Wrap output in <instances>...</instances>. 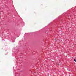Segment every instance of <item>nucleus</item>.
<instances>
[{
  "mask_svg": "<svg viewBox=\"0 0 76 76\" xmlns=\"http://www.w3.org/2000/svg\"><path fill=\"white\" fill-rule=\"evenodd\" d=\"M13 69H14V67L13 68Z\"/></svg>",
  "mask_w": 76,
  "mask_h": 76,
  "instance_id": "20e7f679",
  "label": "nucleus"
},
{
  "mask_svg": "<svg viewBox=\"0 0 76 76\" xmlns=\"http://www.w3.org/2000/svg\"><path fill=\"white\" fill-rule=\"evenodd\" d=\"M18 51H17V53H18Z\"/></svg>",
  "mask_w": 76,
  "mask_h": 76,
  "instance_id": "7ed1b4c3",
  "label": "nucleus"
},
{
  "mask_svg": "<svg viewBox=\"0 0 76 76\" xmlns=\"http://www.w3.org/2000/svg\"><path fill=\"white\" fill-rule=\"evenodd\" d=\"M74 61H75V62H76V59H75V58L74 59Z\"/></svg>",
  "mask_w": 76,
  "mask_h": 76,
  "instance_id": "f03ea898",
  "label": "nucleus"
},
{
  "mask_svg": "<svg viewBox=\"0 0 76 76\" xmlns=\"http://www.w3.org/2000/svg\"><path fill=\"white\" fill-rule=\"evenodd\" d=\"M14 73H15V75H14V76H19V74H16V72H14Z\"/></svg>",
  "mask_w": 76,
  "mask_h": 76,
  "instance_id": "f257e3e1",
  "label": "nucleus"
},
{
  "mask_svg": "<svg viewBox=\"0 0 76 76\" xmlns=\"http://www.w3.org/2000/svg\"><path fill=\"white\" fill-rule=\"evenodd\" d=\"M16 51H17V50H16Z\"/></svg>",
  "mask_w": 76,
  "mask_h": 76,
  "instance_id": "39448f33",
  "label": "nucleus"
}]
</instances>
